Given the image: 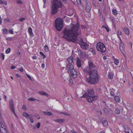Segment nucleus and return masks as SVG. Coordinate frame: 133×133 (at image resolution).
Here are the masks:
<instances>
[{"label":"nucleus","mask_w":133,"mask_h":133,"mask_svg":"<svg viewBox=\"0 0 133 133\" xmlns=\"http://www.w3.org/2000/svg\"><path fill=\"white\" fill-rule=\"evenodd\" d=\"M104 111L106 113H108L109 112L108 110L106 108H104L103 109Z\"/></svg>","instance_id":"obj_42"},{"label":"nucleus","mask_w":133,"mask_h":133,"mask_svg":"<svg viewBox=\"0 0 133 133\" xmlns=\"http://www.w3.org/2000/svg\"><path fill=\"white\" fill-rule=\"evenodd\" d=\"M61 114H62L64 115L67 116H69V114L65 112H61L60 113Z\"/></svg>","instance_id":"obj_41"},{"label":"nucleus","mask_w":133,"mask_h":133,"mask_svg":"<svg viewBox=\"0 0 133 133\" xmlns=\"http://www.w3.org/2000/svg\"><path fill=\"white\" fill-rule=\"evenodd\" d=\"M8 30L6 28H5L4 29L3 31V34H7L8 32Z\"/></svg>","instance_id":"obj_36"},{"label":"nucleus","mask_w":133,"mask_h":133,"mask_svg":"<svg viewBox=\"0 0 133 133\" xmlns=\"http://www.w3.org/2000/svg\"><path fill=\"white\" fill-rule=\"evenodd\" d=\"M114 62L116 65H118L119 63V60L115 58L114 59Z\"/></svg>","instance_id":"obj_30"},{"label":"nucleus","mask_w":133,"mask_h":133,"mask_svg":"<svg viewBox=\"0 0 133 133\" xmlns=\"http://www.w3.org/2000/svg\"><path fill=\"white\" fill-rule=\"evenodd\" d=\"M28 78H29L31 81H33V79H32L30 75H27Z\"/></svg>","instance_id":"obj_51"},{"label":"nucleus","mask_w":133,"mask_h":133,"mask_svg":"<svg viewBox=\"0 0 133 133\" xmlns=\"http://www.w3.org/2000/svg\"><path fill=\"white\" fill-rule=\"evenodd\" d=\"M71 64H67V65L66 66V69H68L69 68H69H70V65H71Z\"/></svg>","instance_id":"obj_54"},{"label":"nucleus","mask_w":133,"mask_h":133,"mask_svg":"<svg viewBox=\"0 0 133 133\" xmlns=\"http://www.w3.org/2000/svg\"><path fill=\"white\" fill-rule=\"evenodd\" d=\"M62 4L60 0H53L52 5L51 14H55L57 13L58 9L61 8Z\"/></svg>","instance_id":"obj_2"},{"label":"nucleus","mask_w":133,"mask_h":133,"mask_svg":"<svg viewBox=\"0 0 133 133\" xmlns=\"http://www.w3.org/2000/svg\"><path fill=\"white\" fill-rule=\"evenodd\" d=\"M9 105L11 110L12 111L14 114L16 115V114L15 111V109L14 108L13 101L12 99H11L10 100Z\"/></svg>","instance_id":"obj_8"},{"label":"nucleus","mask_w":133,"mask_h":133,"mask_svg":"<svg viewBox=\"0 0 133 133\" xmlns=\"http://www.w3.org/2000/svg\"><path fill=\"white\" fill-rule=\"evenodd\" d=\"M118 35H122V33L121 31L120 30H118Z\"/></svg>","instance_id":"obj_45"},{"label":"nucleus","mask_w":133,"mask_h":133,"mask_svg":"<svg viewBox=\"0 0 133 133\" xmlns=\"http://www.w3.org/2000/svg\"><path fill=\"white\" fill-rule=\"evenodd\" d=\"M22 109L24 110H26V107L25 106V105H23L22 107Z\"/></svg>","instance_id":"obj_52"},{"label":"nucleus","mask_w":133,"mask_h":133,"mask_svg":"<svg viewBox=\"0 0 133 133\" xmlns=\"http://www.w3.org/2000/svg\"><path fill=\"white\" fill-rule=\"evenodd\" d=\"M120 41V43L119 44V49L121 52L123 54L124 51V45L123 43L122 40L120 37H119Z\"/></svg>","instance_id":"obj_9"},{"label":"nucleus","mask_w":133,"mask_h":133,"mask_svg":"<svg viewBox=\"0 0 133 133\" xmlns=\"http://www.w3.org/2000/svg\"><path fill=\"white\" fill-rule=\"evenodd\" d=\"M40 125V123L39 122L38 123L36 124V126L37 128H39Z\"/></svg>","instance_id":"obj_40"},{"label":"nucleus","mask_w":133,"mask_h":133,"mask_svg":"<svg viewBox=\"0 0 133 133\" xmlns=\"http://www.w3.org/2000/svg\"><path fill=\"white\" fill-rule=\"evenodd\" d=\"M28 100L29 101H35V99L33 98H29L28 99Z\"/></svg>","instance_id":"obj_37"},{"label":"nucleus","mask_w":133,"mask_h":133,"mask_svg":"<svg viewBox=\"0 0 133 133\" xmlns=\"http://www.w3.org/2000/svg\"><path fill=\"white\" fill-rule=\"evenodd\" d=\"M89 50L91 52H93L94 51V49L92 48H90V49H89Z\"/></svg>","instance_id":"obj_56"},{"label":"nucleus","mask_w":133,"mask_h":133,"mask_svg":"<svg viewBox=\"0 0 133 133\" xmlns=\"http://www.w3.org/2000/svg\"><path fill=\"white\" fill-rule=\"evenodd\" d=\"M32 58L34 59H36V56H34L32 57Z\"/></svg>","instance_id":"obj_59"},{"label":"nucleus","mask_w":133,"mask_h":133,"mask_svg":"<svg viewBox=\"0 0 133 133\" xmlns=\"http://www.w3.org/2000/svg\"><path fill=\"white\" fill-rule=\"evenodd\" d=\"M115 113L117 114H119L120 113L121 111L120 109L118 108H116L115 110Z\"/></svg>","instance_id":"obj_27"},{"label":"nucleus","mask_w":133,"mask_h":133,"mask_svg":"<svg viewBox=\"0 0 133 133\" xmlns=\"http://www.w3.org/2000/svg\"><path fill=\"white\" fill-rule=\"evenodd\" d=\"M91 69L88 66L86 67L84 69V72L85 73H90Z\"/></svg>","instance_id":"obj_17"},{"label":"nucleus","mask_w":133,"mask_h":133,"mask_svg":"<svg viewBox=\"0 0 133 133\" xmlns=\"http://www.w3.org/2000/svg\"><path fill=\"white\" fill-rule=\"evenodd\" d=\"M124 31L125 33L127 35H129V31L128 29L127 28H124Z\"/></svg>","instance_id":"obj_25"},{"label":"nucleus","mask_w":133,"mask_h":133,"mask_svg":"<svg viewBox=\"0 0 133 133\" xmlns=\"http://www.w3.org/2000/svg\"><path fill=\"white\" fill-rule=\"evenodd\" d=\"M88 96V95L86 94V92L84 94H83V96L81 97V98H85Z\"/></svg>","instance_id":"obj_38"},{"label":"nucleus","mask_w":133,"mask_h":133,"mask_svg":"<svg viewBox=\"0 0 133 133\" xmlns=\"http://www.w3.org/2000/svg\"><path fill=\"white\" fill-rule=\"evenodd\" d=\"M102 123L103 125L105 127L108 125V122L106 120H105L103 122H102Z\"/></svg>","instance_id":"obj_28"},{"label":"nucleus","mask_w":133,"mask_h":133,"mask_svg":"<svg viewBox=\"0 0 133 133\" xmlns=\"http://www.w3.org/2000/svg\"><path fill=\"white\" fill-rule=\"evenodd\" d=\"M55 26L57 30L60 31L63 27V22L62 18H57L55 22Z\"/></svg>","instance_id":"obj_4"},{"label":"nucleus","mask_w":133,"mask_h":133,"mask_svg":"<svg viewBox=\"0 0 133 133\" xmlns=\"http://www.w3.org/2000/svg\"><path fill=\"white\" fill-rule=\"evenodd\" d=\"M43 113L45 115H47L50 116L52 115V113L50 112H46L45 111L43 112Z\"/></svg>","instance_id":"obj_31"},{"label":"nucleus","mask_w":133,"mask_h":133,"mask_svg":"<svg viewBox=\"0 0 133 133\" xmlns=\"http://www.w3.org/2000/svg\"><path fill=\"white\" fill-rule=\"evenodd\" d=\"M96 49L98 51L101 53H104L106 49L105 45L101 42H98L97 44Z\"/></svg>","instance_id":"obj_5"},{"label":"nucleus","mask_w":133,"mask_h":133,"mask_svg":"<svg viewBox=\"0 0 133 133\" xmlns=\"http://www.w3.org/2000/svg\"><path fill=\"white\" fill-rule=\"evenodd\" d=\"M9 32L11 34H14V32L12 30H11V29H10L9 30Z\"/></svg>","instance_id":"obj_49"},{"label":"nucleus","mask_w":133,"mask_h":133,"mask_svg":"<svg viewBox=\"0 0 133 133\" xmlns=\"http://www.w3.org/2000/svg\"><path fill=\"white\" fill-rule=\"evenodd\" d=\"M77 2L78 4H80L81 3L80 0H77Z\"/></svg>","instance_id":"obj_55"},{"label":"nucleus","mask_w":133,"mask_h":133,"mask_svg":"<svg viewBox=\"0 0 133 133\" xmlns=\"http://www.w3.org/2000/svg\"><path fill=\"white\" fill-rule=\"evenodd\" d=\"M79 45L81 48L84 50H86L88 48V45L83 41Z\"/></svg>","instance_id":"obj_11"},{"label":"nucleus","mask_w":133,"mask_h":133,"mask_svg":"<svg viewBox=\"0 0 133 133\" xmlns=\"http://www.w3.org/2000/svg\"><path fill=\"white\" fill-rule=\"evenodd\" d=\"M108 77L109 79H111L113 78V75H108Z\"/></svg>","instance_id":"obj_46"},{"label":"nucleus","mask_w":133,"mask_h":133,"mask_svg":"<svg viewBox=\"0 0 133 133\" xmlns=\"http://www.w3.org/2000/svg\"><path fill=\"white\" fill-rule=\"evenodd\" d=\"M125 132L126 133H132L131 130L128 128H127V129H125Z\"/></svg>","instance_id":"obj_26"},{"label":"nucleus","mask_w":133,"mask_h":133,"mask_svg":"<svg viewBox=\"0 0 133 133\" xmlns=\"http://www.w3.org/2000/svg\"><path fill=\"white\" fill-rule=\"evenodd\" d=\"M10 50V48H8L6 51L5 52L6 53V54H8L9 53Z\"/></svg>","instance_id":"obj_39"},{"label":"nucleus","mask_w":133,"mask_h":133,"mask_svg":"<svg viewBox=\"0 0 133 133\" xmlns=\"http://www.w3.org/2000/svg\"><path fill=\"white\" fill-rule=\"evenodd\" d=\"M86 94L88 95V96H95L94 95V90L92 89H88L86 92Z\"/></svg>","instance_id":"obj_13"},{"label":"nucleus","mask_w":133,"mask_h":133,"mask_svg":"<svg viewBox=\"0 0 133 133\" xmlns=\"http://www.w3.org/2000/svg\"><path fill=\"white\" fill-rule=\"evenodd\" d=\"M74 66L72 65H70V69L68 70V71L70 75H77L79 74V72H77L74 69Z\"/></svg>","instance_id":"obj_6"},{"label":"nucleus","mask_w":133,"mask_h":133,"mask_svg":"<svg viewBox=\"0 0 133 133\" xmlns=\"http://www.w3.org/2000/svg\"><path fill=\"white\" fill-rule=\"evenodd\" d=\"M71 131L72 133H77V132L76 131H75L73 130H71Z\"/></svg>","instance_id":"obj_57"},{"label":"nucleus","mask_w":133,"mask_h":133,"mask_svg":"<svg viewBox=\"0 0 133 133\" xmlns=\"http://www.w3.org/2000/svg\"><path fill=\"white\" fill-rule=\"evenodd\" d=\"M19 70L21 72H23L24 71V70L22 67H21V68H19Z\"/></svg>","instance_id":"obj_50"},{"label":"nucleus","mask_w":133,"mask_h":133,"mask_svg":"<svg viewBox=\"0 0 133 133\" xmlns=\"http://www.w3.org/2000/svg\"><path fill=\"white\" fill-rule=\"evenodd\" d=\"M77 76V75H70L69 77L68 78V79L70 82L71 83L72 82V79L76 77Z\"/></svg>","instance_id":"obj_15"},{"label":"nucleus","mask_w":133,"mask_h":133,"mask_svg":"<svg viewBox=\"0 0 133 133\" xmlns=\"http://www.w3.org/2000/svg\"><path fill=\"white\" fill-rule=\"evenodd\" d=\"M73 59V57L71 56H70L67 58V60L69 64H71L72 63Z\"/></svg>","instance_id":"obj_19"},{"label":"nucleus","mask_w":133,"mask_h":133,"mask_svg":"<svg viewBox=\"0 0 133 133\" xmlns=\"http://www.w3.org/2000/svg\"><path fill=\"white\" fill-rule=\"evenodd\" d=\"M114 97L115 101L117 102H119L120 99L119 97L118 96H115Z\"/></svg>","instance_id":"obj_29"},{"label":"nucleus","mask_w":133,"mask_h":133,"mask_svg":"<svg viewBox=\"0 0 133 133\" xmlns=\"http://www.w3.org/2000/svg\"><path fill=\"white\" fill-rule=\"evenodd\" d=\"M88 67L91 69L95 68L96 65L91 60H89L88 62Z\"/></svg>","instance_id":"obj_12"},{"label":"nucleus","mask_w":133,"mask_h":133,"mask_svg":"<svg viewBox=\"0 0 133 133\" xmlns=\"http://www.w3.org/2000/svg\"><path fill=\"white\" fill-rule=\"evenodd\" d=\"M112 14L115 15H116L117 14V11L115 9H114L112 10Z\"/></svg>","instance_id":"obj_35"},{"label":"nucleus","mask_w":133,"mask_h":133,"mask_svg":"<svg viewBox=\"0 0 133 133\" xmlns=\"http://www.w3.org/2000/svg\"><path fill=\"white\" fill-rule=\"evenodd\" d=\"M4 4L5 5H7V3L5 1V2H3L2 1L0 0V4Z\"/></svg>","instance_id":"obj_34"},{"label":"nucleus","mask_w":133,"mask_h":133,"mask_svg":"<svg viewBox=\"0 0 133 133\" xmlns=\"http://www.w3.org/2000/svg\"><path fill=\"white\" fill-rule=\"evenodd\" d=\"M87 101L89 103H92L94 100L97 99V96H88L86 97Z\"/></svg>","instance_id":"obj_7"},{"label":"nucleus","mask_w":133,"mask_h":133,"mask_svg":"<svg viewBox=\"0 0 133 133\" xmlns=\"http://www.w3.org/2000/svg\"><path fill=\"white\" fill-rule=\"evenodd\" d=\"M23 115L27 119V118H29L30 116H31L32 115H29L27 113L25 112H24L23 113Z\"/></svg>","instance_id":"obj_24"},{"label":"nucleus","mask_w":133,"mask_h":133,"mask_svg":"<svg viewBox=\"0 0 133 133\" xmlns=\"http://www.w3.org/2000/svg\"><path fill=\"white\" fill-rule=\"evenodd\" d=\"M91 9V5L89 2L86 3L85 5V10L87 12H89Z\"/></svg>","instance_id":"obj_10"},{"label":"nucleus","mask_w":133,"mask_h":133,"mask_svg":"<svg viewBox=\"0 0 133 133\" xmlns=\"http://www.w3.org/2000/svg\"><path fill=\"white\" fill-rule=\"evenodd\" d=\"M65 120V119H55L54 120V121L55 122H57L59 123H62Z\"/></svg>","instance_id":"obj_20"},{"label":"nucleus","mask_w":133,"mask_h":133,"mask_svg":"<svg viewBox=\"0 0 133 133\" xmlns=\"http://www.w3.org/2000/svg\"><path fill=\"white\" fill-rule=\"evenodd\" d=\"M16 68V67L14 66H12L11 67V68L12 69H14Z\"/></svg>","instance_id":"obj_61"},{"label":"nucleus","mask_w":133,"mask_h":133,"mask_svg":"<svg viewBox=\"0 0 133 133\" xmlns=\"http://www.w3.org/2000/svg\"><path fill=\"white\" fill-rule=\"evenodd\" d=\"M76 41L77 43L79 44L83 42L82 39L80 37L78 38L77 39Z\"/></svg>","instance_id":"obj_23"},{"label":"nucleus","mask_w":133,"mask_h":133,"mask_svg":"<svg viewBox=\"0 0 133 133\" xmlns=\"http://www.w3.org/2000/svg\"><path fill=\"white\" fill-rule=\"evenodd\" d=\"M99 78V75H90L87 78V81L90 84H95L98 82Z\"/></svg>","instance_id":"obj_3"},{"label":"nucleus","mask_w":133,"mask_h":133,"mask_svg":"<svg viewBox=\"0 0 133 133\" xmlns=\"http://www.w3.org/2000/svg\"><path fill=\"white\" fill-rule=\"evenodd\" d=\"M44 47L45 48V50L47 51L48 50V46L46 45H45Z\"/></svg>","instance_id":"obj_48"},{"label":"nucleus","mask_w":133,"mask_h":133,"mask_svg":"<svg viewBox=\"0 0 133 133\" xmlns=\"http://www.w3.org/2000/svg\"><path fill=\"white\" fill-rule=\"evenodd\" d=\"M97 71L95 70H91L90 72L89 75H97Z\"/></svg>","instance_id":"obj_18"},{"label":"nucleus","mask_w":133,"mask_h":133,"mask_svg":"<svg viewBox=\"0 0 133 133\" xmlns=\"http://www.w3.org/2000/svg\"><path fill=\"white\" fill-rule=\"evenodd\" d=\"M32 117L33 116L32 115H31V116H30L29 118L30 119V122L32 123H33L34 122L33 119L32 118Z\"/></svg>","instance_id":"obj_32"},{"label":"nucleus","mask_w":133,"mask_h":133,"mask_svg":"<svg viewBox=\"0 0 133 133\" xmlns=\"http://www.w3.org/2000/svg\"><path fill=\"white\" fill-rule=\"evenodd\" d=\"M3 123V121L2 118V116L1 115V114H0V125H1V127L2 128H5Z\"/></svg>","instance_id":"obj_16"},{"label":"nucleus","mask_w":133,"mask_h":133,"mask_svg":"<svg viewBox=\"0 0 133 133\" xmlns=\"http://www.w3.org/2000/svg\"><path fill=\"white\" fill-rule=\"evenodd\" d=\"M38 93L41 95H45L47 97L49 96V95L47 94L43 91H39Z\"/></svg>","instance_id":"obj_21"},{"label":"nucleus","mask_w":133,"mask_h":133,"mask_svg":"<svg viewBox=\"0 0 133 133\" xmlns=\"http://www.w3.org/2000/svg\"><path fill=\"white\" fill-rule=\"evenodd\" d=\"M1 57L3 59V60L4 58V55L3 54H1Z\"/></svg>","instance_id":"obj_44"},{"label":"nucleus","mask_w":133,"mask_h":133,"mask_svg":"<svg viewBox=\"0 0 133 133\" xmlns=\"http://www.w3.org/2000/svg\"><path fill=\"white\" fill-rule=\"evenodd\" d=\"M110 94H111V96H114V97L115 96V95H114V92L113 91H111L110 92Z\"/></svg>","instance_id":"obj_47"},{"label":"nucleus","mask_w":133,"mask_h":133,"mask_svg":"<svg viewBox=\"0 0 133 133\" xmlns=\"http://www.w3.org/2000/svg\"><path fill=\"white\" fill-rule=\"evenodd\" d=\"M16 3L19 4H23V2L19 0H17L16 1Z\"/></svg>","instance_id":"obj_33"},{"label":"nucleus","mask_w":133,"mask_h":133,"mask_svg":"<svg viewBox=\"0 0 133 133\" xmlns=\"http://www.w3.org/2000/svg\"><path fill=\"white\" fill-rule=\"evenodd\" d=\"M25 18H21L19 19V20L21 21H22L25 20Z\"/></svg>","instance_id":"obj_53"},{"label":"nucleus","mask_w":133,"mask_h":133,"mask_svg":"<svg viewBox=\"0 0 133 133\" xmlns=\"http://www.w3.org/2000/svg\"><path fill=\"white\" fill-rule=\"evenodd\" d=\"M4 129L5 132H4V133H3V132H2V133H8L7 131L6 130V129L5 128H4Z\"/></svg>","instance_id":"obj_58"},{"label":"nucleus","mask_w":133,"mask_h":133,"mask_svg":"<svg viewBox=\"0 0 133 133\" xmlns=\"http://www.w3.org/2000/svg\"><path fill=\"white\" fill-rule=\"evenodd\" d=\"M28 31L29 33V34L30 36L31 37H33L34 36V35L33 33L32 32V30L31 28H29Z\"/></svg>","instance_id":"obj_22"},{"label":"nucleus","mask_w":133,"mask_h":133,"mask_svg":"<svg viewBox=\"0 0 133 133\" xmlns=\"http://www.w3.org/2000/svg\"><path fill=\"white\" fill-rule=\"evenodd\" d=\"M106 30H107V31L108 32L109 31V28L107 27V28H106Z\"/></svg>","instance_id":"obj_64"},{"label":"nucleus","mask_w":133,"mask_h":133,"mask_svg":"<svg viewBox=\"0 0 133 133\" xmlns=\"http://www.w3.org/2000/svg\"><path fill=\"white\" fill-rule=\"evenodd\" d=\"M102 27L104 28L105 29H106V28H107V27L106 25H103L102 26Z\"/></svg>","instance_id":"obj_60"},{"label":"nucleus","mask_w":133,"mask_h":133,"mask_svg":"<svg viewBox=\"0 0 133 133\" xmlns=\"http://www.w3.org/2000/svg\"><path fill=\"white\" fill-rule=\"evenodd\" d=\"M76 64L78 67L80 68L81 66V59L78 57L77 58Z\"/></svg>","instance_id":"obj_14"},{"label":"nucleus","mask_w":133,"mask_h":133,"mask_svg":"<svg viewBox=\"0 0 133 133\" xmlns=\"http://www.w3.org/2000/svg\"><path fill=\"white\" fill-rule=\"evenodd\" d=\"M4 21L5 22H10V20L8 18H6L4 19Z\"/></svg>","instance_id":"obj_43"},{"label":"nucleus","mask_w":133,"mask_h":133,"mask_svg":"<svg viewBox=\"0 0 133 133\" xmlns=\"http://www.w3.org/2000/svg\"><path fill=\"white\" fill-rule=\"evenodd\" d=\"M39 53H40V54L42 55L43 56V55H44V54L42 52H40Z\"/></svg>","instance_id":"obj_62"},{"label":"nucleus","mask_w":133,"mask_h":133,"mask_svg":"<svg viewBox=\"0 0 133 133\" xmlns=\"http://www.w3.org/2000/svg\"><path fill=\"white\" fill-rule=\"evenodd\" d=\"M63 32L64 34L63 37L64 38L74 43L76 41L77 37L81 34V30L78 23L75 24H71L65 28Z\"/></svg>","instance_id":"obj_1"},{"label":"nucleus","mask_w":133,"mask_h":133,"mask_svg":"<svg viewBox=\"0 0 133 133\" xmlns=\"http://www.w3.org/2000/svg\"><path fill=\"white\" fill-rule=\"evenodd\" d=\"M42 67L43 68H44V67L45 66V65L44 64H42Z\"/></svg>","instance_id":"obj_63"}]
</instances>
